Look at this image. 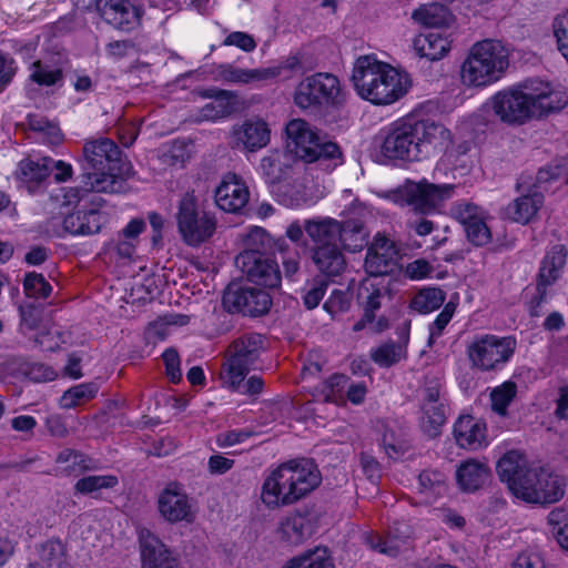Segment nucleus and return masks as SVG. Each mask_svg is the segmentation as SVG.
Segmentation results:
<instances>
[{
    "instance_id": "nucleus-25",
    "label": "nucleus",
    "mask_w": 568,
    "mask_h": 568,
    "mask_svg": "<svg viewBox=\"0 0 568 568\" xmlns=\"http://www.w3.org/2000/svg\"><path fill=\"white\" fill-rule=\"evenodd\" d=\"M445 406L440 399V385L432 383L423 390L420 427L429 436H436L445 423Z\"/></svg>"
},
{
    "instance_id": "nucleus-6",
    "label": "nucleus",
    "mask_w": 568,
    "mask_h": 568,
    "mask_svg": "<svg viewBox=\"0 0 568 568\" xmlns=\"http://www.w3.org/2000/svg\"><path fill=\"white\" fill-rule=\"evenodd\" d=\"M83 186L93 192H120L131 174V164L121 156L116 144L106 138L88 141L83 146Z\"/></svg>"
},
{
    "instance_id": "nucleus-30",
    "label": "nucleus",
    "mask_w": 568,
    "mask_h": 568,
    "mask_svg": "<svg viewBox=\"0 0 568 568\" xmlns=\"http://www.w3.org/2000/svg\"><path fill=\"white\" fill-rule=\"evenodd\" d=\"M68 551L59 538H49L39 542L29 562V568H65Z\"/></svg>"
},
{
    "instance_id": "nucleus-1",
    "label": "nucleus",
    "mask_w": 568,
    "mask_h": 568,
    "mask_svg": "<svg viewBox=\"0 0 568 568\" xmlns=\"http://www.w3.org/2000/svg\"><path fill=\"white\" fill-rule=\"evenodd\" d=\"M382 163H413L444 152L440 162L455 158L453 133L430 119L400 118L382 128L376 138Z\"/></svg>"
},
{
    "instance_id": "nucleus-45",
    "label": "nucleus",
    "mask_w": 568,
    "mask_h": 568,
    "mask_svg": "<svg viewBox=\"0 0 568 568\" xmlns=\"http://www.w3.org/2000/svg\"><path fill=\"white\" fill-rule=\"evenodd\" d=\"M347 382V376L335 374L324 382L313 396L318 400L343 405L345 403L344 390Z\"/></svg>"
},
{
    "instance_id": "nucleus-60",
    "label": "nucleus",
    "mask_w": 568,
    "mask_h": 568,
    "mask_svg": "<svg viewBox=\"0 0 568 568\" xmlns=\"http://www.w3.org/2000/svg\"><path fill=\"white\" fill-rule=\"evenodd\" d=\"M225 47H236L244 52H252L256 48L254 38L243 31H234L225 37L222 42Z\"/></svg>"
},
{
    "instance_id": "nucleus-13",
    "label": "nucleus",
    "mask_w": 568,
    "mask_h": 568,
    "mask_svg": "<svg viewBox=\"0 0 568 568\" xmlns=\"http://www.w3.org/2000/svg\"><path fill=\"white\" fill-rule=\"evenodd\" d=\"M297 68H300L298 58L288 57L276 65L257 69H244L232 63H221L213 69L212 75L215 81L242 85L272 80L285 71H293Z\"/></svg>"
},
{
    "instance_id": "nucleus-50",
    "label": "nucleus",
    "mask_w": 568,
    "mask_h": 568,
    "mask_svg": "<svg viewBox=\"0 0 568 568\" xmlns=\"http://www.w3.org/2000/svg\"><path fill=\"white\" fill-rule=\"evenodd\" d=\"M517 395V385L513 381H506L490 390V408L497 415L507 416L508 406Z\"/></svg>"
},
{
    "instance_id": "nucleus-26",
    "label": "nucleus",
    "mask_w": 568,
    "mask_h": 568,
    "mask_svg": "<svg viewBox=\"0 0 568 568\" xmlns=\"http://www.w3.org/2000/svg\"><path fill=\"white\" fill-rule=\"evenodd\" d=\"M567 255L568 250L561 244L554 245L546 253L539 270V281L537 286L539 298L536 305H531L529 307L532 315H538L537 307L544 300L546 287L557 282L562 275Z\"/></svg>"
},
{
    "instance_id": "nucleus-51",
    "label": "nucleus",
    "mask_w": 568,
    "mask_h": 568,
    "mask_svg": "<svg viewBox=\"0 0 568 568\" xmlns=\"http://www.w3.org/2000/svg\"><path fill=\"white\" fill-rule=\"evenodd\" d=\"M372 361L381 367H389L406 357V348L397 343H384L371 349Z\"/></svg>"
},
{
    "instance_id": "nucleus-41",
    "label": "nucleus",
    "mask_w": 568,
    "mask_h": 568,
    "mask_svg": "<svg viewBox=\"0 0 568 568\" xmlns=\"http://www.w3.org/2000/svg\"><path fill=\"white\" fill-rule=\"evenodd\" d=\"M263 349V338L258 334L244 336L235 341L227 355L236 358L240 362L252 366L258 358L261 351Z\"/></svg>"
},
{
    "instance_id": "nucleus-2",
    "label": "nucleus",
    "mask_w": 568,
    "mask_h": 568,
    "mask_svg": "<svg viewBox=\"0 0 568 568\" xmlns=\"http://www.w3.org/2000/svg\"><path fill=\"white\" fill-rule=\"evenodd\" d=\"M567 105L568 93L561 84L530 78L495 92L483 109L505 124L520 126L556 114Z\"/></svg>"
},
{
    "instance_id": "nucleus-38",
    "label": "nucleus",
    "mask_w": 568,
    "mask_h": 568,
    "mask_svg": "<svg viewBox=\"0 0 568 568\" xmlns=\"http://www.w3.org/2000/svg\"><path fill=\"white\" fill-rule=\"evenodd\" d=\"M313 532L311 519L307 515L294 513L286 516L280 526L281 536L293 545H298Z\"/></svg>"
},
{
    "instance_id": "nucleus-54",
    "label": "nucleus",
    "mask_w": 568,
    "mask_h": 568,
    "mask_svg": "<svg viewBox=\"0 0 568 568\" xmlns=\"http://www.w3.org/2000/svg\"><path fill=\"white\" fill-rule=\"evenodd\" d=\"M548 525L557 542L568 551V511L564 508L552 509L548 515Z\"/></svg>"
},
{
    "instance_id": "nucleus-9",
    "label": "nucleus",
    "mask_w": 568,
    "mask_h": 568,
    "mask_svg": "<svg viewBox=\"0 0 568 568\" xmlns=\"http://www.w3.org/2000/svg\"><path fill=\"white\" fill-rule=\"evenodd\" d=\"M347 92L339 78L331 72H316L302 79L294 89V104L312 108L338 109L345 104Z\"/></svg>"
},
{
    "instance_id": "nucleus-64",
    "label": "nucleus",
    "mask_w": 568,
    "mask_h": 568,
    "mask_svg": "<svg viewBox=\"0 0 568 568\" xmlns=\"http://www.w3.org/2000/svg\"><path fill=\"white\" fill-rule=\"evenodd\" d=\"M17 70L16 60L0 51V92L12 81Z\"/></svg>"
},
{
    "instance_id": "nucleus-3",
    "label": "nucleus",
    "mask_w": 568,
    "mask_h": 568,
    "mask_svg": "<svg viewBox=\"0 0 568 568\" xmlns=\"http://www.w3.org/2000/svg\"><path fill=\"white\" fill-rule=\"evenodd\" d=\"M351 83L356 95L374 106L397 103L413 85L407 71L378 59L374 53L358 55L353 61Z\"/></svg>"
},
{
    "instance_id": "nucleus-22",
    "label": "nucleus",
    "mask_w": 568,
    "mask_h": 568,
    "mask_svg": "<svg viewBox=\"0 0 568 568\" xmlns=\"http://www.w3.org/2000/svg\"><path fill=\"white\" fill-rule=\"evenodd\" d=\"M276 201L290 209L310 207L325 196V192L308 181L283 183L272 190Z\"/></svg>"
},
{
    "instance_id": "nucleus-7",
    "label": "nucleus",
    "mask_w": 568,
    "mask_h": 568,
    "mask_svg": "<svg viewBox=\"0 0 568 568\" xmlns=\"http://www.w3.org/2000/svg\"><path fill=\"white\" fill-rule=\"evenodd\" d=\"M286 148L297 159L314 163L329 162L336 168L344 162L339 146L331 141H322L318 131L302 119H293L286 124Z\"/></svg>"
},
{
    "instance_id": "nucleus-40",
    "label": "nucleus",
    "mask_w": 568,
    "mask_h": 568,
    "mask_svg": "<svg viewBox=\"0 0 568 568\" xmlns=\"http://www.w3.org/2000/svg\"><path fill=\"white\" fill-rule=\"evenodd\" d=\"M282 568H335L329 550L316 547L292 557Z\"/></svg>"
},
{
    "instance_id": "nucleus-56",
    "label": "nucleus",
    "mask_w": 568,
    "mask_h": 568,
    "mask_svg": "<svg viewBox=\"0 0 568 568\" xmlns=\"http://www.w3.org/2000/svg\"><path fill=\"white\" fill-rule=\"evenodd\" d=\"M23 288L29 297L45 298L51 294L52 287L41 274H27Z\"/></svg>"
},
{
    "instance_id": "nucleus-17",
    "label": "nucleus",
    "mask_w": 568,
    "mask_h": 568,
    "mask_svg": "<svg viewBox=\"0 0 568 568\" xmlns=\"http://www.w3.org/2000/svg\"><path fill=\"white\" fill-rule=\"evenodd\" d=\"M385 293L386 285L383 278L367 277L361 283L357 298L364 314L362 320L353 326L355 332L362 331L367 325H371L372 329L376 332L383 331L388 326L385 318H379L376 323L374 322L375 312L379 310L382 301L385 297Z\"/></svg>"
},
{
    "instance_id": "nucleus-10",
    "label": "nucleus",
    "mask_w": 568,
    "mask_h": 568,
    "mask_svg": "<svg viewBox=\"0 0 568 568\" xmlns=\"http://www.w3.org/2000/svg\"><path fill=\"white\" fill-rule=\"evenodd\" d=\"M453 184H435L426 179L406 181L396 190L384 195L390 202L410 206L415 212L430 214L437 211L444 202L454 194Z\"/></svg>"
},
{
    "instance_id": "nucleus-57",
    "label": "nucleus",
    "mask_w": 568,
    "mask_h": 568,
    "mask_svg": "<svg viewBox=\"0 0 568 568\" xmlns=\"http://www.w3.org/2000/svg\"><path fill=\"white\" fill-rule=\"evenodd\" d=\"M343 216L345 221H352L353 223H362L363 226L369 220L375 216L374 210L369 207L366 203L361 202L358 200H354L351 206L343 212Z\"/></svg>"
},
{
    "instance_id": "nucleus-16",
    "label": "nucleus",
    "mask_w": 568,
    "mask_h": 568,
    "mask_svg": "<svg viewBox=\"0 0 568 568\" xmlns=\"http://www.w3.org/2000/svg\"><path fill=\"white\" fill-rule=\"evenodd\" d=\"M450 215L463 225L468 241L474 245L484 246L490 242L488 215L484 209L467 201H459L450 207Z\"/></svg>"
},
{
    "instance_id": "nucleus-23",
    "label": "nucleus",
    "mask_w": 568,
    "mask_h": 568,
    "mask_svg": "<svg viewBox=\"0 0 568 568\" xmlns=\"http://www.w3.org/2000/svg\"><path fill=\"white\" fill-rule=\"evenodd\" d=\"M139 541L141 568H179L171 550L150 530H141Z\"/></svg>"
},
{
    "instance_id": "nucleus-53",
    "label": "nucleus",
    "mask_w": 568,
    "mask_h": 568,
    "mask_svg": "<svg viewBox=\"0 0 568 568\" xmlns=\"http://www.w3.org/2000/svg\"><path fill=\"white\" fill-rule=\"evenodd\" d=\"M551 31L558 51L568 63V9L562 10L554 17Z\"/></svg>"
},
{
    "instance_id": "nucleus-29",
    "label": "nucleus",
    "mask_w": 568,
    "mask_h": 568,
    "mask_svg": "<svg viewBox=\"0 0 568 568\" xmlns=\"http://www.w3.org/2000/svg\"><path fill=\"white\" fill-rule=\"evenodd\" d=\"M202 95L212 100L199 110L194 116L196 122H215L230 116L236 110L237 95L232 91L207 90Z\"/></svg>"
},
{
    "instance_id": "nucleus-52",
    "label": "nucleus",
    "mask_w": 568,
    "mask_h": 568,
    "mask_svg": "<svg viewBox=\"0 0 568 568\" xmlns=\"http://www.w3.org/2000/svg\"><path fill=\"white\" fill-rule=\"evenodd\" d=\"M61 77V69L51 63L36 61L30 67V79L40 85H53Z\"/></svg>"
},
{
    "instance_id": "nucleus-4",
    "label": "nucleus",
    "mask_w": 568,
    "mask_h": 568,
    "mask_svg": "<svg viewBox=\"0 0 568 568\" xmlns=\"http://www.w3.org/2000/svg\"><path fill=\"white\" fill-rule=\"evenodd\" d=\"M321 484V474L310 460H290L271 469L261 486L260 499L268 509L291 506Z\"/></svg>"
},
{
    "instance_id": "nucleus-44",
    "label": "nucleus",
    "mask_w": 568,
    "mask_h": 568,
    "mask_svg": "<svg viewBox=\"0 0 568 568\" xmlns=\"http://www.w3.org/2000/svg\"><path fill=\"white\" fill-rule=\"evenodd\" d=\"M418 491L425 503L434 501L447 490L444 474L436 470L423 471L418 477Z\"/></svg>"
},
{
    "instance_id": "nucleus-27",
    "label": "nucleus",
    "mask_w": 568,
    "mask_h": 568,
    "mask_svg": "<svg viewBox=\"0 0 568 568\" xmlns=\"http://www.w3.org/2000/svg\"><path fill=\"white\" fill-rule=\"evenodd\" d=\"M97 9L102 19L116 29L129 31L140 23V9L128 0H97Z\"/></svg>"
},
{
    "instance_id": "nucleus-61",
    "label": "nucleus",
    "mask_w": 568,
    "mask_h": 568,
    "mask_svg": "<svg viewBox=\"0 0 568 568\" xmlns=\"http://www.w3.org/2000/svg\"><path fill=\"white\" fill-rule=\"evenodd\" d=\"M405 275L413 281H420L433 276V265L424 260L418 258L408 263L405 267Z\"/></svg>"
},
{
    "instance_id": "nucleus-47",
    "label": "nucleus",
    "mask_w": 568,
    "mask_h": 568,
    "mask_svg": "<svg viewBox=\"0 0 568 568\" xmlns=\"http://www.w3.org/2000/svg\"><path fill=\"white\" fill-rule=\"evenodd\" d=\"M251 366L227 355L221 371V379L225 387L236 392L241 388Z\"/></svg>"
},
{
    "instance_id": "nucleus-48",
    "label": "nucleus",
    "mask_w": 568,
    "mask_h": 568,
    "mask_svg": "<svg viewBox=\"0 0 568 568\" xmlns=\"http://www.w3.org/2000/svg\"><path fill=\"white\" fill-rule=\"evenodd\" d=\"M28 125L38 134V139L43 143L57 145L63 140V135L59 126L39 114L29 115Z\"/></svg>"
},
{
    "instance_id": "nucleus-58",
    "label": "nucleus",
    "mask_w": 568,
    "mask_h": 568,
    "mask_svg": "<svg viewBox=\"0 0 568 568\" xmlns=\"http://www.w3.org/2000/svg\"><path fill=\"white\" fill-rule=\"evenodd\" d=\"M268 243V235L264 229L258 226L251 227L243 237V252H257L264 248Z\"/></svg>"
},
{
    "instance_id": "nucleus-63",
    "label": "nucleus",
    "mask_w": 568,
    "mask_h": 568,
    "mask_svg": "<svg viewBox=\"0 0 568 568\" xmlns=\"http://www.w3.org/2000/svg\"><path fill=\"white\" fill-rule=\"evenodd\" d=\"M455 313V306L452 303L445 305L443 311L436 316L435 321L429 326V341L439 337L450 322Z\"/></svg>"
},
{
    "instance_id": "nucleus-34",
    "label": "nucleus",
    "mask_w": 568,
    "mask_h": 568,
    "mask_svg": "<svg viewBox=\"0 0 568 568\" xmlns=\"http://www.w3.org/2000/svg\"><path fill=\"white\" fill-rule=\"evenodd\" d=\"M526 462L518 452L506 453L497 463V474L515 496V486H523V476L528 471Z\"/></svg>"
},
{
    "instance_id": "nucleus-62",
    "label": "nucleus",
    "mask_w": 568,
    "mask_h": 568,
    "mask_svg": "<svg viewBox=\"0 0 568 568\" xmlns=\"http://www.w3.org/2000/svg\"><path fill=\"white\" fill-rule=\"evenodd\" d=\"M349 295L346 292L333 291L324 303V310L332 316L345 312L349 306Z\"/></svg>"
},
{
    "instance_id": "nucleus-18",
    "label": "nucleus",
    "mask_w": 568,
    "mask_h": 568,
    "mask_svg": "<svg viewBox=\"0 0 568 568\" xmlns=\"http://www.w3.org/2000/svg\"><path fill=\"white\" fill-rule=\"evenodd\" d=\"M235 262L252 283L271 288L277 287L281 283L277 264L261 253L241 252Z\"/></svg>"
},
{
    "instance_id": "nucleus-8",
    "label": "nucleus",
    "mask_w": 568,
    "mask_h": 568,
    "mask_svg": "<svg viewBox=\"0 0 568 568\" xmlns=\"http://www.w3.org/2000/svg\"><path fill=\"white\" fill-rule=\"evenodd\" d=\"M517 341L511 335L483 333L473 336L465 346L471 369L480 373L501 371L513 358Z\"/></svg>"
},
{
    "instance_id": "nucleus-15",
    "label": "nucleus",
    "mask_w": 568,
    "mask_h": 568,
    "mask_svg": "<svg viewBox=\"0 0 568 568\" xmlns=\"http://www.w3.org/2000/svg\"><path fill=\"white\" fill-rule=\"evenodd\" d=\"M271 304L268 293L252 286L232 284L223 295V305L231 313L257 316L266 313Z\"/></svg>"
},
{
    "instance_id": "nucleus-32",
    "label": "nucleus",
    "mask_w": 568,
    "mask_h": 568,
    "mask_svg": "<svg viewBox=\"0 0 568 568\" xmlns=\"http://www.w3.org/2000/svg\"><path fill=\"white\" fill-rule=\"evenodd\" d=\"M105 221L99 210L78 211L64 217L63 227L72 235H90L98 233Z\"/></svg>"
},
{
    "instance_id": "nucleus-28",
    "label": "nucleus",
    "mask_w": 568,
    "mask_h": 568,
    "mask_svg": "<svg viewBox=\"0 0 568 568\" xmlns=\"http://www.w3.org/2000/svg\"><path fill=\"white\" fill-rule=\"evenodd\" d=\"M454 437L462 448L476 450L487 447L490 437L484 419L473 415H462L454 424Z\"/></svg>"
},
{
    "instance_id": "nucleus-35",
    "label": "nucleus",
    "mask_w": 568,
    "mask_h": 568,
    "mask_svg": "<svg viewBox=\"0 0 568 568\" xmlns=\"http://www.w3.org/2000/svg\"><path fill=\"white\" fill-rule=\"evenodd\" d=\"M410 17L414 22L427 28H448L455 20L449 9L439 3L420 4Z\"/></svg>"
},
{
    "instance_id": "nucleus-55",
    "label": "nucleus",
    "mask_w": 568,
    "mask_h": 568,
    "mask_svg": "<svg viewBox=\"0 0 568 568\" xmlns=\"http://www.w3.org/2000/svg\"><path fill=\"white\" fill-rule=\"evenodd\" d=\"M118 485L115 476H87L78 480L75 488L82 494H92L101 489L113 488Z\"/></svg>"
},
{
    "instance_id": "nucleus-43",
    "label": "nucleus",
    "mask_w": 568,
    "mask_h": 568,
    "mask_svg": "<svg viewBox=\"0 0 568 568\" xmlns=\"http://www.w3.org/2000/svg\"><path fill=\"white\" fill-rule=\"evenodd\" d=\"M95 382L81 383L67 389L59 399V406L63 409L75 408L94 398L99 392Z\"/></svg>"
},
{
    "instance_id": "nucleus-12",
    "label": "nucleus",
    "mask_w": 568,
    "mask_h": 568,
    "mask_svg": "<svg viewBox=\"0 0 568 568\" xmlns=\"http://www.w3.org/2000/svg\"><path fill=\"white\" fill-rule=\"evenodd\" d=\"M179 233L190 246H199L215 232V221L199 203L193 193H186L180 200L176 213Z\"/></svg>"
},
{
    "instance_id": "nucleus-31",
    "label": "nucleus",
    "mask_w": 568,
    "mask_h": 568,
    "mask_svg": "<svg viewBox=\"0 0 568 568\" xmlns=\"http://www.w3.org/2000/svg\"><path fill=\"white\" fill-rule=\"evenodd\" d=\"M305 232L315 246H338L342 222L333 217H316L304 222Z\"/></svg>"
},
{
    "instance_id": "nucleus-19",
    "label": "nucleus",
    "mask_w": 568,
    "mask_h": 568,
    "mask_svg": "<svg viewBox=\"0 0 568 568\" xmlns=\"http://www.w3.org/2000/svg\"><path fill=\"white\" fill-rule=\"evenodd\" d=\"M398 254L394 241L383 234H376L367 250L364 264L368 277L381 278L390 272L397 263Z\"/></svg>"
},
{
    "instance_id": "nucleus-20",
    "label": "nucleus",
    "mask_w": 568,
    "mask_h": 568,
    "mask_svg": "<svg viewBox=\"0 0 568 568\" xmlns=\"http://www.w3.org/2000/svg\"><path fill=\"white\" fill-rule=\"evenodd\" d=\"M219 209L227 213H240L248 203L250 191L243 179L235 173L223 175L214 193Z\"/></svg>"
},
{
    "instance_id": "nucleus-39",
    "label": "nucleus",
    "mask_w": 568,
    "mask_h": 568,
    "mask_svg": "<svg viewBox=\"0 0 568 568\" xmlns=\"http://www.w3.org/2000/svg\"><path fill=\"white\" fill-rule=\"evenodd\" d=\"M338 246H314L312 260L326 275H337L345 268V258Z\"/></svg>"
},
{
    "instance_id": "nucleus-11",
    "label": "nucleus",
    "mask_w": 568,
    "mask_h": 568,
    "mask_svg": "<svg viewBox=\"0 0 568 568\" xmlns=\"http://www.w3.org/2000/svg\"><path fill=\"white\" fill-rule=\"evenodd\" d=\"M566 486V477L549 467L529 469L523 486H515V497L529 504H552L564 497Z\"/></svg>"
},
{
    "instance_id": "nucleus-5",
    "label": "nucleus",
    "mask_w": 568,
    "mask_h": 568,
    "mask_svg": "<svg viewBox=\"0 0 568 568\" xmlns=\"http://www.w3.org/2000/svg\"><path fill=\"white\" fill-rule=\"evenodd\" d=\"M511 47L501 39L486 38L474 42L459 67V80L466 89H486L499 82L511 61Z\"/></svg>"
},
{
    "instance_id": "nucleus-14",
    "label": "nucleus",
    "mask_w": 568,
    "mask_h": 568,
    "mask_svg": "<svg viewBox=\"0 0 568 568\" xmlns=\"http://www.w3.org/2000/svg\"><path fill=\"white\" fill-rule=\"evenodd\" d=\"M156 507L161 518L169 524H192L197 514L193 499L178 481L168 483L160 490Z\"/></svg>"
},
{
    "instance_id": "nucleus-33",
    "label": "nucleus",
    "mask_w": 568,
    "mask_h": 568,
    "mask_svg": "<svg viewBox=\"0 0 568 568\" xmlns=\"http://www.w3.org/2000/svg\"><path fill=\"white\" fill-rule=\"evenodd\" d=\"M489 467L485 462L467 459L456 469V480L464 491H475L489 478Z\"/></svg>"
},
{
    "instance_id": "nucleus-42",
    "label": "nucleus",
    "mask_w": 568,
    "mask_h": 568,
    "mask_svg": "<svg viewBox=\"0 0 568 568\" xmlns=\"http://www.w3.org/2000/svg\"><path fill=\"white\" fill-rule=\"evenodd\" d=\"M51 158L26 159L19 164V179L22 183H39L45 180L52 171Z\"/></svg>"
},
{
    "instance_id": "nucleus-59",
    "label": "nucleus",
    "mask_w": 568,
    "mask_h": 568,
    "mask_svg": "<svg viewBox=\"0 0 568 568\" xmlns=\"http://www.w3.org/2000/svg\"><path fill=\"white\" fill-rule=\"evenodd\" d=\"M562 174V168L559 164H549L541 168L535 178V183L531 185L532 191L541 192L547 190V184L557 180Z\"/></svg>"
},
{
    "instance_id": "nucleus-21",
    "label": "nucleus",
    "mask_w": 568,
    "mask_h": 568,
    "mask_svg": "<svg viewBox=\"0 0 568 568\" xmlns=\"http://www.w3.org/2000/svg\"><path fill=\"white\" fill-rule=\"evenodd\" d=\"M232 138L237 150L244 153H254L270 143L271 129L264 120L252 118L234 126Z\"/></svg>"
},
{
    "instance_id": "nucleus-49",
    "label": "nucleus",
    "mask_w": 568,
    "mask_h": 568,
    "mask_svg": "<svg viewBox=\"0 0 568 568\" xmlns=\"http://www.w3.org/2000/svg\"><path fill=\"white\" fill-rule=\"evenodd\" d=\"M368 234L364 231L362 223L352 221L342 222V236L339 246L349 252L361 251L367 243Z\"/></svg>"
},
{
    "instance_id": "nucleus-24",
    "label": "nucleus",
    "mask_w": 568,
    "mask_h": 568,
    "mask_svg": "<svg viewBox=\"0 0 568 568\" xmlns=\"http://www.w3.org/2000/svg\"><path fill=\"white\" fill-rule=\"evenodd\" d=\"M454 39L450 33L439 31L419 32L412 40V49L419 59L437 62L449 54Z\"/></svg>"
},
{
    "instance_id": "nucleus-46",
    "label": "nucleus",
    "mask_w": 568,
    "mask_h": 568,
    "mask_svg": "<svg viewBox=\"0 0 568 568\" xmlns=\"http://www.w3.org/2000/svg\"><path fill=\"white\" fill-rule=\"evenodd\" d=\"M445 293L437 287H425L418 291L409 303L417 313L428 314L439 308L445 302Z\"/></svg>"
},
{
    "instance_id": "nucleus-36",
    "label": "nucleus",
    "mask_w": 568,
    "mask_h": 568,
    "mask_svg": "<svg viewBox=\"0 0 568 568\" xmlns=\"http://www.w3.org/2000/svg\"><path fill=\"white\" fill-rule=\"evenodd\" d=\"M287 160V155L278 150L270 151L261 159L258 172L263 175L266 183L273 185L272 190L283 184V179L290 173L291 166Z\"/></svg>"
},
{
    "instance_id": "nucleus-37",
    "label": "nucleus",
    "mask_w": 568,
    "mask_h": 568,
    "mask_svg": "<svg viewBox=\"0 0 568 568\" xmlns=\"http://www.w3.org/2000/svg\"><path fill=\"white\" fill-rule=\"evenodd\" d=\"M542 204L544 194L531 190L508 205L507 215L517 223L526 224L537 215Z\"/></svg>"
}]
</instances>
